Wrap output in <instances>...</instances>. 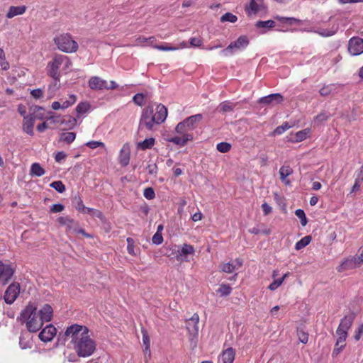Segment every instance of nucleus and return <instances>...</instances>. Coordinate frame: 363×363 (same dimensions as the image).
<instances>
[{
	"label": "nucleus",
	"mask_w": 363,
	"mask_h": 363,
	"mask_svg": "<svg viewBox=\"0 0 363 363\" xmlns=\"http://www.w3.org/2000/svg\"><path fill=\"white\" fill-rule=\"evenodd\" d=\"M64 336L65 340H71L73 348L79 357H90L96 350V344L90 337L86 326L73 324L67 328Z\"/></svg>",
	"instance_id": "f257e3e1"
},
{
	"label": "nucleus",
	"mask_w": 363,
	"mask_h": 363,
	"mask_svg": "<svg viewBox=\"0 0 363 363\" xmlns=\"http://www.w3.org/2000/svg\"><path fill=\"white\" fill-rule=\"evenodd\" d=\"M167 116V108L162 104L157 105L156 113H154L152 106H148L142 111L140 119L138 130H142L144 128L152 130L155 124H160L164 122Z\"/></svg>",
	"instance_id": "f03ea898"
},
{
	"label": "nucleus",
	"mask_w": 363,
	"mask_h": 363,
	"mask_svg": "<svg viewBox=\"0 0 363 363\" xmlns=\"http://www.w3.org/2000/svg\"><path fill=\"white\" fill-rule=\"evenodd\" d=\"M17 320L26 323V328L30 333H36L43 325V322L37 313V308L29 303L21 313Z\"/></svg>",
	"instance_id": "7ed1b4c3"
},
{
	"label": "nucleus",
	"mask_w": 363,
	"mask_h": 363,
	"mask_svg": "<svg viewBox=\"0 0 363 363\" xmlns=\"http://www.w3.org/2000/svg\"><path fill=\"white\" fill-rule=\"evenodd\" d=\"M55 44L61 51L67 53L75 52L78 50V44L69 33H64L54 38Z\"/></svg>",
	"instance_id": "20e7f679"
},
{
	"label": "nucleus",
	"mask_w": 363,
	"mask_h": 363,
	"mask_svg": "<svg viewBox=\"0 0 363 363\" xmlns=\"http://www.w3.org/2000/svg\"><path fill=\"white\" fill-rule=\"evenodd\" d=\"M64 62L66 63V67H68V65L71 64L67 56L55 55L52 60L48 65V74L55 81H60V73L59 69Z\"/></svg>",
	"instance_id": "39448f33"
},
{
	"label": "nucleus",
	"mask_w": 363,
	"mask_h": 363,
	"mask_svg": "<svg viewBox=\"0 0 363 363\" xmlns=\"http://www.w3.org/2000/svg\"><path fill=\"white\" fill-rule=\"evenodd\" d=\"M355 317L356 314L351 312L341 319L339 326L336 330V334L338 336V342H344L346 340L347 331L351 328Z\"/></svg>",
	"instance_id": "423d86ee"
},
{
	"label": "nucleus",
	"mask_w": 363,
	"mask_h": 363,
	"mask_svg": "<svg viewBox=\"0 0 363 363\" xmlns=\"http://www.w3.org/2000/svg\"><path fill=\"white\" fill-rule=\"evenodd\" d=\"M249 45V40L245 35L240 36L235 41L232 42L221 52L224 55H228L233 53V50H240L246 48Z\"/></svg>",
	"instance_id": "0eeeda50"
},
{
	"label": "nucleus",
	"mask_w": 363,
	"mask_h": 363,
	"mask_svg": "<svg viewBox=\"0 0 363 363\" xmlns=\"http://www.w3.org/2000/svg\"><path fill=\"white\" fill-rule=\"evenodd\" d=\"M20 293V284L17 282L11 284L6 289L4 298L7 304H12Z\"/></svg>",
	"instance_id": "6e6552de"
},
{
	"label": "nucleus",
	"mask_w": 363,
	"mask_h": 363,
	"mask_svg": "<svg viewBox=\"0 0 363 363\" xmlns=\"http://www.w3.org/2000/svg\"><path fill=\"white\" fill-rule=\"evenodd\" d=\"M362 264V258L358 257H352L346 259L343 261L337 267V270L338 272H343L345 271L355 269L359 267Z\"/></svg>",
	"instance_id": "1a4fd4ad"
},
{
	"label": "nucleus",
	"mask_w": 363,
	"mask_h": 363,
	"mask_svg": "<svg viewBox=\"0 0 363 363\" xmlns=\"http://www.w3.org/2000/svg\"><path fill=\"white\" fill-rule=\"evenodd\" d=\"M348 51L355 56L363 53V39L359 37L352 38L348 43Z\"/></svg>",
	"instance_id": "9d476101"
},
{
	"label": "nucleus",
	"mask_w": 363,
	"mask_h": 363,
	"mask_svg": "<svg viewBox=\"0 0 363 363\" xmlns=\"http://www.w3.org/2000/svg\"><path fill=\"white\" fill-rule=\"evenodd\" d=\"M284 101V96L279 94H271L266 96H263L259 99L258 103L263 106H269V105H277L280 104Z\"/></svg>",
	"instance_id": "9b49d317"
},
{
	"label": "nucleus",
	"mask_w": 363,
	"mask_h": 363,
	"mask_svg": "<svg viewBox=\"0 0 363 363\" xmlns=\"http://www.w3.org/2000/svg\"><path fill=\"white\" fill-rule=\"evenodd\" d=\"M57 222L60 225L66 226L67 233L77 232V228H79V223L69 216H60Z\"/></svg>",
	"instance_id": "f8f14e48"
},
{
	"label": "nucleus",
	"mask_w": 363,
	"mask_h": 363,
	"mask_svg": "<svg viewBox=\"0 0 363 363\" xmlns=\"http://www.w3.org/2000/svg\"><path fill=\"white\" fill-rule=\"evenodd\" d=\"M199 316L194 313L189 320H186V329L189 334L193 337H197L199 334Z\"/></svg>",
	"instance_id": "ddd939ff"
},
{
	"label": "nucleus",
	"mask_w": 363,
	"mask_h": 363,
	"mask_svg": "<svg viewBox=\"0 0 363 363\" xmlns=\"http://www.w3.org/2000/svg\"><path fill=\"white\" fill-rule=\"evenodd\" d=\"M13 274V270L11 266L0 261V281H2V285H6Z\"/></svg>",
	"instance_id": "4468645a"
},
{
	"label": "nucleus",
	"mask_w": 363,
	"mask_h": 363,
	"mask_svg": "<svg viewBox=\"0 0 363 363\" xmlns=\"http://www.w3.org/2000/svg\"><path fill=\"white\" fill-rule=\"evenodd\" d=\"M57 330L52 324L47 325L39 333L38 337L43 342H47L51 341L56 335Z\"/></svg>",
	"instance_id": "2eb2a0df"
},
{
	"label": "nucleus",
	"mask_w": 363,
	"mask_h": 363,
	"mask_svg": "<svg viewBox=\"0 0 363 363\" xmlns=\"http://www.w3.org/2000/svg\"><path fill=\"white\" fill-rule=\"evenodd\" d=\"M88 85L92 90H103L107 87V82L99 77L94 76L89 79Z\"/></svg>",
	"instance_id": "dca6fc26"
},
{
	"label": "nucleus",
	"mask_w": 363,
	"mask_h": 363,
	"mask_svg": "<svg viewBox=\"0 0 363 363\" xmlns=\"http://www.w3.org/2000/svg\"><path fill=\"white\" fill-rule=\"evenodd\" d=\"M194 252L195 250L194 247L189 244L184 243L181 247L179 246V261L188 262L189 259H187V256L189 255H194Z\"/></svg>",
	"instance_id": "f3484780"
},
{
	"label": "nucleus",
	"mask_w": 363,
	"mask_h": 363,
	"mask_svg": "<svg viewBox=\"0 0 363 363\" xmlns=\"http://www.w3.org/2000/svg\"><path fill=\"white\" fill-rule=\"evenodd\" d=\"M243 264L242 259L237 258L235 259L234 263H224L220 266V269L225 273H233L234 271L238 269Z\"/></svg>",
	"instance_id": "a211bd4d"
},
{
	"label": "nucleus",
	"mask_w": 363,
	"mask_h": 363,
	"mask_svg": "<svg viewBox=\"0 0 363 363\" xmlns=\"http://www.w3.org/2000/svg\"><path fill=\"white\" fill-rule=\"evenodd\" d=\"M130 148L128 143H125L120 151L119 162L123 167H126L130 162Z\"/></svg>",
	"instance_id": "6ab92c4d"
},
{
	"label": "nucleus",
	"mask_w": 363,
	"mask_h": 363,
	"mask_svg": "<svg viewBox=\"0 0 363 363\" xmlns=\"http://www.w3.org/2000/svg\"><path fill=\"white\" fill-rule=\"evenodd\" d=\"M203 119V115L198 113L196 115L191 116L184 120L187 130H192L197 126V123L201 122Z\"/></svg>",
	"instance_id": "aec40b11"
},
{
	"label": "nucleus",
	"mask_w": 363,
	"mask_h": 363,
	"mask_svg": "<svg viewBox=\"0 0 363 363\" xmlns=\"http://www.w3.org/2000/svg\"><path fill=\"white\" fill-rule=\"evenodd\" d=\"M35 117L33 115L24 116L23 123V130L29 135H33V125Z\"/></svg>",
	"instance_id": "412c9836"
},
{
	"label": "nucleus",
	"mask_w": 363,
	"mask_h": 363,
	"mask_svg": "<svg viewBox=\"0 0 363 363\" xmlns=\"http://www.w3.org/2000/svg\"><path fill=\"white\" fill-rule=\"evenodd\" d=\"M52 308L50 305L45 304L43 308L37 312L43 322H49L52 316Z\"/></svg>",
	"instance_id": "4be33fe9"
},
{
	"label": "nucleus",
	"mask_w": 363,
	"mask_h": 363,
	"mask_svg": "<svg viewBox=\"0 0 363 363\" xmlns=\"http://www.w3.org/2000/svg\"><path fill=\"white\" fill-rule=\"evenodd\" d=\"M266 8L262 2L257 3L255 0H250V4L246 6V11L249 13L252 12L254 14H256L260 11L265 10Z\"/></svg>",
	"instance_id": "5701e85b"
},
{
	"label": "nucleus",
	"mask_w": 363,
	"mask_h": 363,
	"mask_svg": "<svg viewBox=\"0 0 363 363\" xmlns=\"http://www.w3.org/2000/svg\"><path fill=\"white\" fill-rule=\"evenodd\" d=\"M164 255L171 259H176L179 261V246L176 245H172L168 247H165L164 249Z\"/></svg>",
	"instance_id": "b1692460"
},
{
	"label": "nucleus",
	"mask_w": 363,
	"mask_h": 363,
	"mask_svg": "<svg viewBox=\"0 0 363 363\" xmlns=\"http://www.w3.org/2000/svg\"><path fill=\"white\" fill-rule=\"evenodd\" d=\"M293 173V169L290 166L284 165L279 169L280 179L282 182H284L286 185L289 186L291 184V182L286 179V177L291 175Z\"/></svg>",
	"instance_id": "393cba45"
},
{
	"label": "nucleus",
	"mask_w": 363,
	"mask_h": 363,
	"mask_svg": "<svg viewBox=\"0 0 363 363\" xmlns=\"http://www.w3.org/2000/svg\"><path fill=\"white\" fill-rule=\"evenodd\" d=\"M142 333H143V345H145V350H144V352H145V362H147L148 360V359L150 358V356H151V352H150V337H149V335L147 333L146 330H142Z\"/></svg>",
	"instance_id": "a878e982"
},
{
	"label": "nucleus",
	"mask_w": 363,
	"mask_h": 363,
	"mask_svg": "<svg viewBox=\"0 0 363 363\" xmlns=\"http://www.w3.org/2000/svg\"><path fill=\"white\" fill-rule=\"evenodd\" d=\"M26 7L25 6L9 7V11L6 13L8 18H11L17 15H21L25 13Z\"/></svg>",
	"instance_id": "bb28decb"
},
{
	"label": "nucleus",
	"mask_w": 363,
	"mask_h": 363,
	"mask_svg": "<svg viewBox=\"0 0 363 363\" xmlns=\"http://www.w3.org/2000/svg\"><path fill=\"white\" fill-rule=\"evenodd\" d=\"M235 355V350L232 347H229L224 350L222 354V360L223 363H233Z\"/></svg>",
	"instance_id": "cd10ccee"
},
{
	"label": "nucleus",
	"mask_w": 363,
	"mask_h": 363,
	"mask_svg": "<svg viewBox=\"0 0 363 363\" xmlns=\"http://www.w3.org/2000/svg\"><path fill=\"white\" fill-rule=\"evenodd\" d=\"M72 202L75 208L82 213L86 211V207L84 205L81 197L79 195H75L72 199Z\"/></svg>",
	"instance_id": "c85d7f7f"
},
{
	"label": "nucleus",
	"mask_w": 363,
	"mask_h": 363,
	"mask_svg": "<svg viewBox=\"0 0 363 363\" xmlns=\"http://www.w3.org/2000/svg\"><path fill=\"white\" fill-rule=\"evenodd\" d=\"M45 173V169L40 166L39 163H33L30 169V174L31 176L41 177Z\"/></svg>",
	"instance_id": "c756f323"
},
{
	"label": "nucleus",
	"mask_w": 363,
	"mask_h": 363,
	"mask_svg": "<svg viewBox=\"0 0 363 363\" xmlns=\"http://www.w3.org/2000/svg\"><path fill=\"white\" fill-rule=\"evenodd\" d=\"M154 144H155V138H146L143 141L140 142L138 144V147L143 150H145L147 149L152 148V147L154 145Z\"/></svg>",
	"instance_id": "7c9ffc66"
},
{
	"label": "nucleus",
	"mask_w": 363,
	"mask_h": 363,
	"mask_svg": "<svg viewBox=\"0 0 363 363\" xmlns=\"http://www.w3.org/2000/svg\"><path fill=\"white\" fill-rule=\"evenodd\" d=\"M311 241V236L306 235L298 241L295 245V249L299 250L307 246Z\"/></svg>",
	"instance_id": "2f4dec72"
},
{
	"label": "nucleus",
	"mask_w": 363,
	"mask_h": 363,
	"mask_svg": "<svg viewBox=\"0 0 363 363\" xmlns=\"http://www.w3.org/2000/svg\"><path fill=\"white\" fill-rule=\"evenodd\" d=\"M156 42V38L154 36H151L149 38H145L143 36H140L136 39V43L138 45H143V43H147L148 45L152 47V45H155L154 43Z\"/></svg>",
	"instance_id": "473e14b6"
},
{
	"label": "nucleus",
	"mask_w": 363,
	"mask_h": 363,
	"mask_svg": "<svg viewBox=\"0 0 363 363\" xmlns=\"http://www.w3.org/2000/svg\"><path fill=\"white\" fill-rule=\"evenodd\" d=\"M257 28H272L275 26V22L272 20L258 21L255 23Z\"/></svg>",
	"instance_id": "72a5a7b5"
},
{
	"label": "nucleus",
	"mask_w": 363,
	"mask_h": 363,
	"mask_svg": "<svg viewBox=\"0 0 363 363\" xmlns=\"http://www.w3.org/2000/svg\"><path fill=\"white\" fill-rule=\"evenodd\" d=\"M76 138V134L73 132L63 133L60 135V140L68 144L72 143Z\"/></svg>",
	"instance_id": "f704fd0d"
},
{
	"label": "nucleus",
	"mask_w": 363,
	"mask_h": 363,
	"mask_svg": "<svg viewBox=\"0 0 363 363\" xmlns=\"http://www.w3.org/2000/svg\"><path fill=\"white\" fill-rule=\"evenodd\" d=\"M310 133V129L306 128L304 130L297 132L295 135L294 142H301L304 140Z\"/></svg>",
	"instance_id": "c9c22d12"
},
{
	"label": "nucleus",
	"mask_w": 363,
	"mask_h": 363,
	"mask_svg": "<svg viewBox=\"0 0 363 363\" xmlns=\"http://www.w3.org/2000/svg\"><path fill=\"white\" fill-rule=\"evenodd\" d=\"M289 273H286L283 275V277L280 279H274L272 283H271L268 289L271 291L276 290L279 286L281 285L284 279L288 277Z\"/></svg>",
	"instance_id": "e433bc0d"
},
{
	"label": "nucleus",
	"mask_w": 363,
	"mask_h": 363,
	"mask_svg": "<svg viewBox=\"0 0 363 363\" xmlns=\"http://www.w3.org/2000/svg\"><path fill=\"white\" fill-rule=\"evenodd\" d=\"M297 336L301 342L306 344L308 340V334L306 333L303 328H297Z\"/></svg>",
	"instance_id": "4c0bfd02"
},
{
	"label": "nucleus",
	"mask_w": 363,
	"mask_h": 363,
	"mask_svg": "<svg viewBox=\"0 0 363 363\" xmlns=\"http://www.w3.org/2000/svg\"><path fill=\"white\" fill-rule=\"evenodd\" d=\"M50 186L60 194L66 190L65 186L62 181H55L50 184Z\"/></svg>",
	"instance_id": "58836bf2"
},
{
	"label": "nucleus",
	"mask_w": 363,
	"mask_h": 363,
	"mask_svg": "<svg viewBox=\"0 0 363 363\" xmlns=\"http://www.w3.org/2000/svg\"><path fill=\"white\" fill-rule=\"evenodd\" d=\"M90 108V104L88 102H80L76 107V112L77 114L85 113Z\"/></svg>",
	"instance_id": "ea45409f"
},
{
	"label": "nucleus",
	"mask_w": 363,
	"mask_h": 363,
	"mask_svg": "<svg viewBox=\"0 0 363 363\" xmlns=\"http://www.w3.org/2000/svg\"><path fill=\"white\" fill-rule=\"evenodd\" d=\"M238 20V17L233 14L232 13H230V12H227L225 13L224 15H223L221 17H220V22L222 23H224V22H230V23H235Z\"/></svg>",
	"instance_id": "a19ab883"
},
{
	"label": "nucleus",
	"mask_w": 363,
	"mask_h": 363,
	"mask_svg": "<svg viewBox=\"0 0 363 363\" xmlns=\"http://www.w3.org/2000/svg\"><path fill=\"white\" fill-rule=\"evenodd\" d=\"M275 19H277V21H279L280 22L287 23L289 25H293L294 23H298L300 21L298 19H296L295 18L282 17V16H277L275 17Z\"/></svg>",
	"instance_id": "79ce46f5"
},
{
	"label": "nucleus",
	"mask_w": 363,
	"mask_h": 363,
	"mask_svg": "<svg viewBox=\"0 0 363 363\" xmlns=\"http://www.w3.org/2000/svg\"><path fill=\"white\" fill-rule=\"evenodd\" d=\"M295 215L301 220V224L302 226H306L308 223L306 213L302 209H297L295 211Z\"/></svg>",
	"instance_id": "37998d69"
},
{
	"label": "nucleus",
	"mask_w": 363,
	"mask_h": 363,
	"mask_svg": "<svg viewBox=\"0 0 363 363\" xmlns=\"http://www.w3.org/2000/svg\"><path fill=\"white\" fill-rule=\"evenodd\" d=\"M232 291V288L229 284H221L219 289H218V293L220 294L221 296H228Z\"/></svg>",
	"instance_id": "c03bdc74"
},
{
	"label": "nucleus",
	"mask_w": 363,
	"mask_h": 363,
	"mask_svg": "<svg viewBox=\"0 0 363 363\" xmlns=\"http://www.w3.org/2000/svg\"><path fill=\"white\" fill-rule=\"evenodd\" d=\"M330 113L325 111H323L315 117L314 123L319 124L322 122L326 121L330 118Z\"/></svg>",
	"instance_id": "a18cd8bd"
},
{
	"label": "nucleus",
	"mask_w": 363,
	"mask_h": 363,
	"mask_svg": "<svg viewBox=\"0 0 363 363\" xmlns=\"http://www.w3.org/2000/svg\"><path fill=\"white\" fill-rule=\"evenodd\" d=\"M84 213H88L94 217H96L101 220L104 219L103 213L97 209L86 207V211Z\"/></svg>",
	"instance_id": "49530a36"
},
{
	"label": "nucleus",
	"mask_w": 363,
	"mask_h": 363,
	"mask_svg": "<svg viewBox=\"0 0 363 363\" xmlns=\"http://www.w3.org/2000/svg\"><path fill=\"white\" fill-rule=\"evenodd\" d=\"M217 150L222 153H226L230 151L231 145L226 142H221L217 144Z\"/></svg>",
	"instance_id": "de8ad7c7"
},
{
	"label": "nucleus",
	"mask_w": 363,
	"mask_h": 363,
	"mask_svg": "<svg viewBox=\"0 0 363 363\" xmlns=\"http://www.w3.org/2000/svg\"><path fill=\"white\" fill-rule=\"evenodd\" d=\"M19 345L23 350L30 348L31 342L30 340H27L24 335L21 334L19 338Z\"/></svg>",
	"instance_id": "09e8293b"
},
{
	"label": "nucleus",
	"mask_w": 363,
	"mask_h": 363,
	"mask_svg": "<svg viewBox=\"0 0 363 363\" xmlns=\"http://www.w3.org/2000/svg\"><path fill=\"white\" fill-rule=\"evenodd\" d=\"M219 108H220V111H222L223 113H226V112L232 111L234 108V106L231 103H230L228 101H225V102L221 103L219 105Z\"/></svg>",
	"instance_id": "8fccbe9b"
},
{
	"label": "nucleus",
	"mask_w": 363,
	"mask_h": 363,
	"mask_svg": "<svg viewBox=\"0 0 363 363\" xmlns=\"http://www.w3.org/2000/svg\"><path fill=\"white\" fill-rule=\"evenodd\" d=\"M77 101V96L74 94H71L69 96V99L65 101L62 104V108H67L70 106L73 105Z\"/></svg>",
	"instance_id": "3c124183"
},
{
	"label": "nucleus",
	"mask_w": 363,
	"mask_h": 363,
	"mask_svg": "<svg viewBox=\"0 0 363 363\" xmlns=\"http://www.w3.org/2000/svg\"><path fill=\"white\" fill-rule=\"evenodd\" d=\"M291 126L289 125L288 123H284L281 125H279L275 128V130L273 132L274 135H281L283 133H284L286 130L290 128Z\"/></svg>",
	"instance_id": "603ef678"
},
{
	"label": "nucleus",
	"mask_w": 363,
	"mask_h": 363,
	"mask_svg": "<svg viewBox=\"0 0 363 363\" xmlns=\"http://www.w3.org/2000/svg\"><path fill=\"white\" fill-rule=\"evenodd\" d=\"M144 99H145V95L142 93H138V94H136L133 97V101L136 105L142 106L143 105Z\"/></svg>",
	"instance_id": "864d4df0"
},
{
	"label": "nucleus",
	"mask_w": 363,
	"mask_h": 363,
	"mask_svg": "<svg viewBox=\"0 0 363 363\" xmlns=\"http://www.w3.org/2000/svg\"><path fill=\"white\" fill-rule=\"evenodd\" d=\"M152 48L162 51H173L177 50V47L169 45H152Z\"/></svg>",
	"instance_id": "5fc2aeb1"
},
{
	"label": "nucleus",
	"mask_w": 363,
	"mask_h": 363,
	"mask_svg": "<svg viewBox=\"0 0 363 363\" xmlns=\"http://www.w3.org/2000/svg\"><path fill=\"white\" fill-rule=\"evenodd\" d=\"M47 121L49 123H65V119H62L60 116H52L48 118Z\"/></svg>",
	"instance_id": "6e6d98bb"
},
{
	"label": "nucleus",
	"mask_w": 363,
	"mask_h": 363,
	"mask_svg": "<svg viewBox=\"0 0 363 363\" xmlns=\"http://www.w3.org/2000/svg\"><path fill=\"white\" fill-rule=\"evenodd\" d=\"M127 243H128V246H127V250L128 252V253L131 255H136V253L135 252V250H134V240L133 238H128L127 240Z\"/></svg>",
	"instance_id": "4d7b16f0"
},
{
	"label": "nucleus",
	"mask_w": 363,
	"mask_h": 363,
	"mask_svg": "<svg viewBox=\"0 0 363 363\" xmlns=\"http://www.w3.org/2000/svg\"><path fill=\"white\" fill-rule=\"evenodd\" d=\"M175 130L179 134H183L187 131H189V130H187V127L186 126L184 121L177 124Z\"/></svg>",
	"instance_id": "13d9d810"
},
{
	"label": "nucleus",
	"mask_w": 363,
	"mask_h": 363,
	"mask_svg": "<svg viewBox=\"0 0 363 363\" xmlns=\"http://www.w3.org/2000/svg\"><path fill=\"white\" fill-rule=\"evenodd\" d=\"M143 195L147 199L150 200L153 199L155 197L154 189L152 187L145 189Z\"/></svg>",
	"instance_id": "bf43d9fd"
},
{
	"label": "nucleus",
	"mask_w": 363,
	"mask_h": 363,
	"mask_svg": "<svg viewBox=\"0 0 363 363\" xmlns=\"http://www.w3.org/2000/svg\"><path fill=\"white\" fill-rule=\"evenodd\" d=\"M340 343L341 342H338V338H337V342L335 345V348L333 349V351L332 353V355L333 357L337 356L339 354V353L342 350V349L345 347V344L340 345Z\"/></svg>",
	"instance_id": "052dcab7"
},
{
	"label": "nucleus",
	"mask_w": 363,
	"mask_h": 363,
	"mask_svg": "<svg viewBox=\"0 0 363 363\" xmlns=\"http://www.w3.org/2000/svg\"><path fill=\"white\" fill-rule=\"evenodd\" d=\"M152 243L155 245H160L163 242V237L162 233H159V232H156L152 238Z\"/></svg>",
	"instance_id": "680f3d73"
},
{
	"label": "nucleus",
	"mask_w": 363,
	"mask_h": 363,
	"mask_svg": "<svg viewBox=\"0 0 363 363\" xmlns=\"http://www.w3.org/2000/svg\"><path fill=\"white\" fill-rule=\"evenodd\" d=\"M169 142L173 143L177 145H179L180 147L184 146V140H182V138L179 136H175L170 138L167 140Z\"/></svg>",
	"instance_id": "e2e57ef3"
},
{
	"label": "nucleus",
	"mask_w": 363,
	"mask_h": 363,
	"mask_svg": "<svg viewBox=\"0 0 363 363\" xmlns=\"http://www.w3.org/2000/svg\"><path fill=\"white\" fill-rule=\"evenodd\" d=\"M65 209V206L61 203H55L53 204L50 207L51 213H60L62 212Z\"/></svg>",
	"instance_id": "0e129e2a"
},
{
	"label": "nucleus",
	"mask_w": 363,
	"mask_h": 363,
	"mask_svg": "<svg viewBox=\"0 0 363 363\" xmlns=\"http://www.w3.org/2000/svg\"><path fill=\"white\" fill-rule=\"evenodd\" d=\"M86 145L91 149H95L98 147H104V143L99 141H89L86 143Z\"/></svg>",
	"instance_id": "69168bd1"
},
{
	"label": "nucleus",
	"mask_w": 363,
	"mask_h": 363,
	"mask_svg": "<svg viewBox=\"0 0 363 363\" xmlns=\"http://www.w3.org/2000/svg\"><path fill=\"white\" fill-rule=\"evenodd\" d=\"M77 123V120L72 116H68L67 120L65 119V124L68 128H72Z\"/></svg>",
	"instance_id": "338daca9"
},
{
	"label": "nucleus",
	"mask_w": 363,
	"mask_h": 363,
	"mask_svg": "<svg viewBox=\"0 0 363 363\" xmlns=\"http://www.w3.org/2000/svg\"><path fill=\"white\" fill-rule=\"evenodd\" d=\"M30 93L35 99H40L43 96V91L41 89H33Z\"/></svg>",
	"instance_id": "774afa93"
}]
</instances>
